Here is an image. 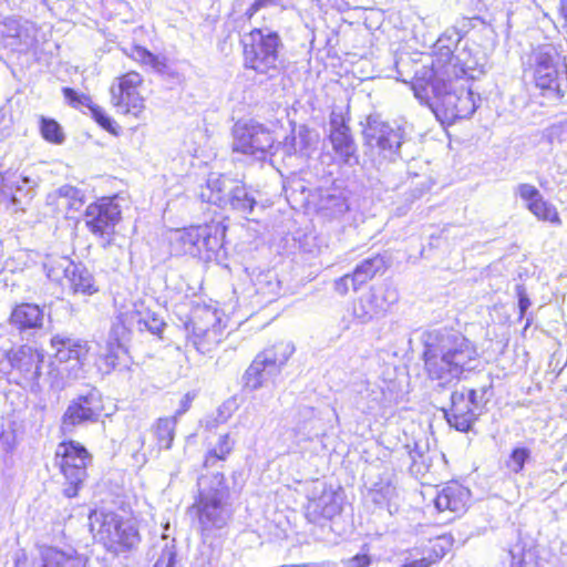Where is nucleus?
I'll list each match as a JSON object with an SVG mask.
<instances>
[{
    "instance_id": "obj_1",
    "label": "nucleus",
    "mask_w": 567,
    "mask_h": 567,
    "mask_svg": "<svg viewBox=\"0 0 567 567\" xmlns=\"http://www.w3.org/2000/svg\"><path fill=\"white\" fill-rule=\"evenodd\" d=\"M460 53L439 47L429 66L411 80V89L421 104L447 122L465 118L476 110L472 91L474 76Z\"/></svg>"
},
{
    "instance_id": "obj_2",
    "label": "nucleus",
    "mask_w": 567,
    "mask_h": 567,
    "mask_svg": "<svg viewBox=\"0 0 567 567\" xmlns=\"http://www.w3.org/2000/svg\"><path fill=\"white\" fill-rule=\"evenodd\" d=\"M89 530L93 542L99 544L112 557H128L137 551L142 543L140 522L131 513L120 515L113 511L89 513Z\"/></svg>"
},
{
    "instance_id": "obj_3",
    "label": "nucleus",
    "mask_w": 567,
    "mask_h": 567,
    "mask_svg": "<svg viewBox=\"0 0 567 567\" xmlns=\"http://www.w3.org/2000/svg\"><path fill=\"white\" fill-rule=\"evenodd\" d=\"M93 455L89 449L69 436L63 437L54 450V465L63 477V495L75 498L84 487L87 468Z\"/></svg>"
},
{
    "instance_id": "obj_4",
    "label": "nucleus",
    "mask_w": 567,
    "mask_h": 567,
    "mask_svg": "<svg viewBox=\"0 0 567 567\" xmlns=\"http://www.w3.org/2000/svg\"><path fill=\"white\" fill-rule=\"evenodd\" d=\"M474 358L475 349L465 337H455L452 347L445 351L426 343L422 354L427 377L439 381L460 377Z\"/></svg>"
},
{
    "instance_id": "obj_5",
    "label": "nucleus",
    "mask_w": 567,
    "mask_h": 567,
    "mask_svg": "<svg viewBox=\"0 0 567 567\" xmlns=\"http://www.w3.org/2000/svg\"><path fill=\"white\" fill-rule=\"evenodd\" d=\"M117 194L96 197L83 212L84 226L101 241L103 248L114 245L117 237L116 227L123 219L122 206Z\"/></svg>"
},
{
    "instance_id": "obj_6",
    "label": "nucleus",
    "mask_w": 567,
    "mask_h": 567,
    "mask_svg": "<svg viewBox=\"0 0 567 567\" xmlns=\"http://www.w3.org/2000/svg\"><path fill=\"white\" fill-rule=\"evenodd\" d=\"M215 478L220 487L214 489H199L188 507V515L197 524L198 533L203 538L209 536L214 529L226 525L225 495L227 492L226 477L217 473Z\"/></svg>"
},
{
    "instance_id": "obj_7",
    "label": "nucleus",
    "mask_w": 567,
    "mask_h": 567,
    "mask_svg": "<svg viewBox=\"0 0 567 567\" xmlns=\"http://www.w3.org/2000/svg\"><path fill=\"white\" fill-rule=\"evenodd\" d=\"M146 83L138 71L128 70L117 74L109 87L111 105L120 115L141 118L146 111Z\"/></svg>"
},
{
    "instance_id": "obj_8",
    "label": "nucleus",
    "mask_w": 567,
    "mask_h": 567,
    "mask_svg": "<svg viewBox=\"0 0 567 567\" xmlns=\"http://www.w3.org/2000/svg\"><path fill=\"white\" fill-rule=\"evenodd\" d=\"M243 60L247 69L266 74L276 69L279 51L282 47L277 31L264 32L262 28H252L240 41Z\"/></svg>"
},
{
    "instance_id": "obj_9",
    "label": "nucleus",
    "mask_w": 567,
    "mask_h": 567,
    "mask_svg": "<svg viewBox=\"0 0 567 567\" xmlns=\"http://www.w3.org/2000/svg\"><path fill=\"white\" fill-rule=\"evenodd\" d=\"M186 341L199 353H210L226 339V326L217 310L199 307L193 311L184 324Z\"/></svg>"
},
{
    "instance_id": "obj_10",
    "label": "nucleus",
    "mask_w": 567,
    "mask_h": 567,
    "mask_svg": "<svg viewBox=\"0 0 567 567\" xmlns=\"http://www.w3.org/2000/svg\"><path fill=\"white\" fill-rule=\"evenodd\" d=\"M535 86L543 96L563 97L567 86V63L553 52H539L530 66Z\"/></svg>"
},
{
    "instance_id": "obj_11",
    "label": "nucleus",
    "mask_w": 567,
    "mask_h": 567,
    "mask_svg": "<svg viewBox=\"0 0 567 567\" xmlns=\"http://www.w3.org/2000/svg\"><path fill=\"white\" fill-rule=\"evenodd\" d=\"M485 389L478 391L474 388L454 390L450 396V405L443 410L449 425L460 432H468L478 421L484 408L483 395Z\"/></svg>"
},
{
    "instance_id": "obj_12",
    "label": "nucleus",
    "mask_w": 567,
    "mask_h": 567,
    "mask_svg": "<svg viewBox=\"0 0 567 567\" xmlns=\"http://www.w3.org/2000/svg\"><path fill=\"white\" fill-rule=\"evenodd\" d=\"M226 231L227 226L215 220L189 225L177 230L175 244L183 254L200 256L204 251H213L219 247Z\"/></svg>"
},
{
    "instance_id": "obj_13",
    "label": "nucleus",
    "mask_w": 567,
    "mask_h": 567,
    "mask_svg": "<svg viewBox=\"0 0 567 567\" xmlns=\"http://www.w3.org/2000/svg\"><path fill=\"white\" fill-rule=\"evenodd\" d=\"M50 346L54 350L53 364L56 374L62 378H76L90 353L89 343L81 339L54 334L50 339Z\"/></svg>"
},
{
    "instance_id": "obj_14",
    "label": "nucleus",
    "mask_w": 567,
    "mask_h": 567,
    "mask_svg": "<svg viewBox=\"0 0 567 567\" xmlns=\"http://www.w3.org/2000/svg\"><path fill=\"white\" fill-rule=\"evenodd\" d=\"M4 358L16 374L17 384L23 386L39 384L45 360V352L41 347L24 343L6 351Z\"/></svg>"
},
{
    "instance_id": "obj_15",
    "label": "nucleus",
    "mask_w": 567,
    "mask_h": 567,
    "mask_svg": "<svg viewBox=\"0 0 567 567\" xmlns=\"http://www.w3.org/2000/svg\"><path fill=\"white\" fill-rule=\"evenodd\" d=\"M289 354L282 346H272L260 351L243 374V389L256 391L264 386L268 378L279 374Z\"/></svg>"
},
{
    "instance_id": "obj_16",
    "label": "nucleus",
    "mask_w": 567,
    "mask_h": 567,
    "mask_svg": "<svg viewBox=\"0 0 567 567\" xmlns=\"http://www.w3.org/2000/svg\"><path fill=\"white\" fill-rule=\"evenodd\" d=\"M233 137V152L245 155L266 154L275 145L272 132L257 122H237Z\"/></svg>"
},
{
    "instance_id": "obj_17",
    "label": "nucleus",
    "mask_w": 567,
    "mask_h": 567,
    "mask_svg": "<svg viewBox=\"0 0 567 567\" xmlns=\"http://www.w3.org/2000/svg\"><path fill=\"white\" fill-rule=\"evenodd\" d=\"M343 512L341 488L324 487L319 495L308 499L305 506V517L312 524L332 522Z\"/></svg>"
},
{
    "instance_id": "obj_18",
    "label": "nucleus",
    "mask_w": 567,
    "mask_h": 567,
    "mask_svg": "<svg viewBox=\"0 0 567 567\" xmlns=\"http://www.w3.org/2000/svg\"><path fill=\"white\" fill-rule=\"evenodd\" d=\"M386 269L385 258L380 254L373 255L360 261L351 272L334 280L333 289L339 296H346L349 292V282H351L352 290L358 291L378 275L384 274Z\"/></svg>"
},
{
    "instance_id": "obj_19",
    "label": "nucleus",
    "mask_w": 567,
    "mask_h": 567,
    "mask_svg": "<svg viewBox=\"0 0 567 567\" xmlns=\"http://www.w3.org/2000/svg\"><path fill=\"white\" fill-rule=\"evenodd\" d=\"M472 503L471 489L456 480L445 483L434 497V506L437 512H449L455 517L464 515Z\"/></svg>"
},
{
    "instance_id": "obj_20",
    "label": "nucleus",
    "mask_w": 567,
    "mask_h": 567,
    "mask_svg": "<svg viewBox=\"0 0 567 567\" xmlns=\"http://www.w3.org/2000/svg\"><path fill=\"white\" fill-rule=\"evenodd\" d=\"M350 114L349 111H332L330 114V133L329 141L332 145L334 153L348 163L352 156L355 155L357 145L351 134L349 126Z\"/></svg>"
},
{
    "instance_id": "obj_21",
    "label": "nucleus",
    "mask_w": 567,
    "mask_h": 567,
    "mask_svg": "<svg viewBox=\"0 0 567 567\" xmlns=\"http://www.w3.org/2000/svg\"><path fill=\"white\" fill-rule=\"evenodd\" d=\"M90 395H81L73 400L61 416L59 434L61 437L70 436L74 430L84 424L97 421L100 411L94 406Z\"/></svg>"
},
{
    "instance_id": "obj_22",
    "label": "nucleus",
    "mask_w": 567,
    "mask_h": 567,
    "mask_svg": "<svg viewBox=\"0 0 567 567\" xmlns=\"http://www.w3.org/2000/svg\"><path fill=\"white\" fill-rule=\"evenodd\" d=\"M517 194L525 202L529 213L542 223L559 227L563 219L557 207L545 199L540 192L532 184L523 183L517 186Z\"/></svg>"
},
{
    "instance_id": "obj_23",
    "label": "nucleus",
    "mask_w": 567,
    "mask_h": 567,
    "mask_svg": "<svg viewBox=\"0 0 567 567\" xmlns=\"http://www.w3.org/2000/svg\"><path fill=\"white\" fill-rule=\"evenodd\" d=\"M62 94L69 106L79 111H82L83 107H86L90 111L91 117L101 128L112 135H118V126L107 115L106 111L93 101L91 95L79 92L75 89L69 86L62 89Z\"/></svg>"
},
{
    "instance_id": "obj_24",
    "label": "nucleus",
    "mask_w": 567,
    "mask_h": 567,
    "mask_svg": "<svg viewBox=\"0 0 567 567\" xmlns=\"http://www.w3.org/2000/svg\"><path fill=\"white\" fill-rule=\"evenodd\" d=\"M44 307L30 301L13 305L8 322L20 333L41 330L44 326Z\"/></svg>"
},
{
    "instance_id": "obj_25",
    "label": "nucleus",
    "mask_w": 567,
    "mask_h": 567,
    "mask_svg": "<svg viewBox=\"0 0 567 567\" xmlns=\"http://www.w3.org/2000/svg\"><path fill=\"white\" fill-rule=\"evenodd\" d=\"M128 350L123 342L107 340L105 351L96 358V367L103 374H110L115 370L128 365Z\"/></svg>"
},
{
    "instance_id": "obj_26",
    "label": "nucleus",
    "mask_w": 567,
    "mask_h": 567,
    "mask_svg": "<svg viewBox=\"0 0 567 567\" xmlns=\"http://www.w3.org/2000/svg\"><path fill=\"white\" fill-rule=\"evenodd\" d=\"M364 136L369 143H375L382 151L394 152L401 145L398 133L389 124L377 120L368 122Z\"/></svg>"
},
{
    "instance_id": "obj_27",
    "label": "nucleus",
    "mask_w": 567,
    "mask_h": 567,
    "mask_svg": "<svg viewBox=\"0 0 567 567\" xmlns=\"http://www.w3.org/2000/svg\"><path fill=\"white\" fill-rule=\"evenodd\" d=\"M65 276L73 295L92 296L99 291L93 276L84 268L72 266L65 270Z\"/></svg>"
},
{
    "instance_id": "obj_28",
    "label": "nucleus",
    "mask_w": 567,
    "mask_h": 567,
    "mask_svg": "<svg viewBox=\"0 0 567 567\" xmlns=\"http://www.w3.org/2000/svg\"><path fill=\"white\" fill-rule=\"evenodd\" d=\"M422 543L430 553L429 556L433 558L436 565L451 555L457 546V540L451 532L427 537L422 539Z\"/></svg>"
},
{
    "instance_id": "obj_29",
    "label": "nucleus",
    "mask_w": 567,
    "mask_h": 567,
    "mask_svg": "<svg viewBox=\"0 0 567 567\" xmlns=\"http://www.w3.org/2000/svg\"><path fill=\"white\" fill-rule=\"evenodd\" d=\"M177 416L158 417L152 425V433L158 450H169L175 439Z\"/></svg>"
},
{
    "instance_id": "obj_30",
    "label": "nucleus",
    "mask_w": 567,
    "mask_h": 567,
    "mask_svg": "<svg viewBox=\"0 0 567 567\" xmlns=\"http://www.w3.org/2000/svg\"><path fill=\"white\" fill-rule=\"evenodd\" d=\"M235 447V440L230 433H224L218 437L215 446L209 449L203 460V466L208 468L214 466L217 462H225L233 453Z\"/></svg>"
},
{
    "instance_id": "obj_31",
    "label": "nucleus",
    "mask_w": 567,
    "mask_h": 567,
    "mask_svg": "<svg viewBox=\"0 0 567 567\" xmlns=\"http://www.w3.org/2000/svg\"><path fill=\"white\" fill-rule=\"evenodd\" d=\"M126 55L142 66L151 68L155 71H163L166 68V59L154 54L145 47L134 44Z\"/></svg>"
},
{
    "instance_id": "obj_32",
    "label": "nucleus",
    "mask_w": 567,
    "mask_h": 567,
    "mask_svg": "<svg viewBox=\"0 0 567 567\" xmlns=\"http://www.w3.org/2000/svg\"><path fill=\"white\" fill-rule=\"evenodd\" d=\"M404 560L399 567H433L436 563L430 557L426 547L420 540L404 550Z\"/></svg>"
},
{
    "instance_id": "obj_33",
    "label": "nucleus",
    "mask_w": 567,
    "mask_h": 567,
    "mask_svg": "<svg viewBox=\"0 0 567 567\" xmlns=\"http://www.w3.org/2000/svg\"><path fill=\"white\" fill-rule=\"evenodd\" d=\"M39 132L41 137L50 144L61 145L65 141L63 128L54 118L41 115L39 117Z\"/></svg>"
},
{
    "instance_id": "obj_34",
    "label": "nucleus",
    "mask_w": 567,
    "mask_h": 567,
    "mask_svg": "<svg viewBox=\"0 0 567 567\" xmlns=\"http://www.w3.org/2000/svg\"><path fill=\"white\" fill-rule=\"evenodd\" d=\"M530 458V450L525 446L514 447L505 461L508 473L519 474L524 471L526 462Z\"/></svg>"
},
{
    "instance_id": "obj_35",
    "label": "nucleus",
    "mask_w": 567,
    "mask_h": 567,
    "mask_svg": "<svg viewBox=\"0 0 567 567\" xmlns=\"http://www.w3.org/2000/svg\"><path fill=\"white\" fill-rule=\"evenodd\" d=\"M132 333L131 318L128 313L117 315L115 321L111 326L110 341L123 342L124 339Z\"/></svg>"
},
{
    "instance_id": "obj_36",
    "label": "nucleus",
    "mask_w": 567,
    "mask_h": 567,
    "mask_svg": "<svg viewBox=\"0 0 567 567\" xmlns=\"http://www.w3.org/2000/svg\"><path fill=\"white\" fill-rule=\"evenodd\" d=\"M69 556L62 550L48 548L42 554V567H66Z\"/></svg>"
},
{
    "instance_id": "obj_37",
    "label": "nucleus",
    "mask_w": 567,
    "mask_h": 567,
    "mask_svg": "<svg viewBox=\"0 0 567 567\" xmlns=\"http://www.w3.org/2000/svg\"><path fill=\"white\" fill-rule=\"evenodd\" d=\"M276 4V0H254L249 7L244 12L243 18L251 23L254 21L255 16L257 12H259L262 9H266L268 7H272Z\"/></svg>"
},
{
    "instance_id": "obj_38",
    "label": "nucleus",
    "mask_w": 567,
    "mask_h": 567,
    "mask_svg": "<svg viewBox=\"0 0 567 567\" xmlns=\"http://www.w3.org/2000/svg\"><path fill=\"white\" fill-rule=\"evenodd\" d=\"M349 567H370L372 557L368 553H359L347 560Z\"/></svg>"
},
{
    "instance_id": "obj_39",
    "label": "nucleus",
    "mask_w": 567,
    "mask_h": 567,
    "mask_svg": "<svg viewBox=\"0 0 567 567\" xmlns=\"http://www.w3.org/2000/svg\"><path fill=\"white\" fill-rule=\"evenodd\" d=\"M516 291L518 296L519 318H523L526 310L530 306V301L527 295L525 293V289L523 286H517Z\"/></svg>"
},
{
    "instance_id": "obj_40",
    "label": "nucleus",
    "mask_w": 567,
    "mask_h": 567,
    "mask_svg": "<svg viewBox=\"0 0 567 567\" xmlns=\"http://www.w3.org/2000/svg\"><path fill=\"white\" fill-rule=\"evenodd\" d=\"M195 395L192 394V393H186L182 400H181V408L179 410L176 412V415L175 416H178V415H182L183 413H185L186 411L189 410L190 405H192V402L194 400Z\"/></svg>"
},
{
    "instance_id": "obj_41",
    "label": "nucleus",
    "mask_w": 567,
    "mask_h": 567,
    "mask_svg": "<svg viewBox=\"0 0 567 567\" xmlns=\"http://www.w3.org/2000/svg\"><path fill=\"white\" fill-rule=\"evenodd\" d=\"M246 199L249 202V204H248V210H249V212H251V210H252V208H254V205H255V200H254V199H251V198H248L247 196H246Z\"/></svg>"
},
{
    "instance_id": "obj_42",
    "label": "nucleus",
    "mask_w": 567,
    "mask_h": 567,
    "mask_svg": "<svg viewBox=\"0 0 567 567\" xmlns=\"http://www.w3.org/2000/svg\"><path fill=\"white\" fill-rule=\"evenodd\" d=\"M362 317L364 318V320L371 319V315L369 312H364Z\"/></svg>"
}]
</instances>
